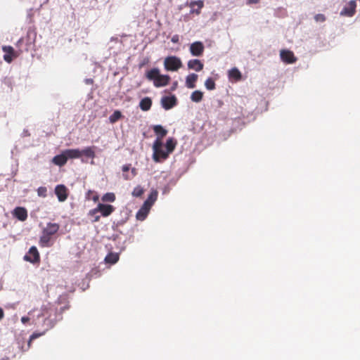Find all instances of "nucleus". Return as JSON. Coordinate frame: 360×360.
<instances>
[{"label": "nucleus", "mask_w": 360, "mask_h": 360, "mask_svg": "<svg viewBox=\"0 0 360 360\" xmlns=\"http://www.w3.org/2000/svg\"><path fill=\"white\" fill-rule=\"evenodd\" d=\"M146 77L148 80L153 81L155 87L167 86L170 81V77L167 75H161L158 68H153L146 73Z\"/></svg>", "instance_id": "obj_1"}, {"label": "nucleus", "mask_w": 360, "mask_h": 360, "mask_svg": "<svg viewBox=\"0 0 360 360\" xmlns=\"http://www.w3.org/2000/svg\"><path fill=\"white\" fill-rule=\"evenodd\" d=\"M162 143L160 139H156L153 143V160L155 162H158L160 159L165 160L167 158L169 153L162 149Z\"/></svg>", "instance_id": "obj_2"}, {"label": "nucleus", "mask_w": 360, "mask_h": 360, "mask_svg": "<svg viewBox=\"0 0 360 360\" xmlns=\"http://www.w3.org/2000/svg\"><path fill=\"white\" fill-rule=\"evenodd\" d=\"M164 66L167 71H177L182 67V62L176 56H168L165 59Z\"/></svg>", "instance_id": "obj_3"}, {"label": "nucleus", "mask_w": 360, "mask_h": 360, "mask_svg": "<svg viewBox=\"0 0 360 360\" xmlns=\"http://www.w3.org/2000/svg\"><path fill=\"white\" fill-rule=\"evenodd\" d=\"M55 194L60 202H64L68 199V190L65 185L59 184L55 188Z\"/></svg>", "instance_id": "obj_4"}, {"label": "nucleus", "mask_w": 360, "mask_h": 360, "mask_svg": "<svg viewBox=\"0 0 360 360\" xmlns=\"http://www.w3.org/2000/svg\"><path fill=\"white\" fill-rule=\"evenodd\" d=\"M24 259L31 263L39 262L40 260V257L37 248L34 246L31 247L28 253L25 255Z\"/></svg>", "instance_id": "obj_5"}, {"label": "nucleus", "mask_w": 360, "mask_h": 360, "mask_svg": "<svg viewBox=\"0 0 360 360\" xmlns=\"http://www.w3.org/2000/svg\"><path fill=\"white\" fill-rule=\"evenodd\" d=\"M205 46L201 41H195L190 46V52L193 56H200L204 52Z\"/></svg>", "instance_id": "obj_6"}, {"label": "nucleus", "mask_w": 360, "mask_h": 360, "mask_svg": "<svg viewBox=\"0 0 360 360\" xmlns=\"http://www.w3.org/2000/svg\"><path fill=\"white\" fill-rule=\"evenodd\" d=\"M281 60L288 64H292L296 62L297 58L292 51L289 50H281L280 53Z\"/></svg>", "instance_id": "obj_7"}, {"label": "nucleus", "mask_w": 360, "mask_h": 360, "mask_svg": "<svg viewBox=\"0 0 360 360\" xmlns=\"http://www.w3.org/2000/svg\"><path fill=\"white\" fill-rule=\"evenodd\" d=\"M98 212L104 217L110 216L115 210V207L111 205L99 203L97 205Z\"/></svg>", "instance_id": "obj_8"}, {"label": "nucleus", "mask_w": 360, "mask_h": 360, "mask_svg": "<svg viewBox=\"0 0 360 360\" xmlns=\"http://www.w3.org/2000/svg\"><path fill=\"white\" fill-rule=\"evenodd\" d=\"M161 103L165 110H169L176 105V98L174 96H164L161 99Z\"/></svg>", "instance_id": "obj_9"}, {"label": "nucleus", "mask_w": 360, "mask_h": 360, "mask_svg": "<svg viewBox=\"0 0 360 360\" xmlns=\"http://www.w3.org/2000/svg\"><path fill=\"white\" fill-rule=\"evenodd\" d=\"M356 4L354 1H349L348 5L341 11L340 15L349 17L353 16L356 11Z\"/></svg>", "instance_id": "obj_10"}, {"label": "nucleus", "mask_w": 360, "mask_h": 360, "mask_svg": "<svg viewBox=\"0 0 360 360\" xmlns=\"http://www.w3.org/2000/svg\"><path fill=\"white\" fill-rule=\"evenodd\" d=\"M13 216L20 221H24L27 218V211L25 207H17L13 212Z\"/></svg>", "instance_id": "obj_11"}, {"label": "nucleus", "mask_w": 360, "mask_h": 360, "mask_svg": "<svg viewBox=\"0 0 360 360\" xmlns=\"http://www.w3.org/2000/svg\"><path fill=\"white\" fill-rule=\"evenodd\" d=\"M188 68L196 72L201 71L204 68V64L198 59H191L188 61Z\"/></svg>", "instance_id": "obj_12"}, {"label": "nucleus", "mask_w": 360, "mask_h": 360, "mask_svg": "<svg viewBox=\"0 0 360 360\" xmlns=\"http://www.w3.org/2000/svg\"><path fill=\"white\" fill-rule=\"evenodd\" d=\"M2 50L6 53L4 56V59L7 63H11L13 60V57H16L15 55V51L11 46H4Z\"/></svg>", "instance_id": "obj_13"}, {"label": "nucleus", "mask_w": 360, "mask_h": 360, "mask_svg": "<svg viewBox=\"0 0 360 360\" xmlns=\"http://www.w3.org/2000/svg\"><path fill=\"white\" fill-rule=\"evenodd\" d=\"M60 229V226L57 223H48L46 226L43 229V231L46 233V234L51 236H53L56 234Z\"/></svg>", "instance_id": "obj_14"}, {"label": "nucleus", "mask_w": 360, "mask_h": 360, "mask_svg": "<svg viewBox=\"0 0 360 360\" xmlns=\"http://www.w3.org/2000/svg\"><path fill=\"white\" fill-rule=\"evenodd\" d=\"M228 77L231 81L238 82L242 79V75L237 68H233L228 72Z\"/></svg>", "instance_id": "obj_15"}, {"label": "nucleus", "mask_w": 360, "mask_h": 360, "mask_svg": "<svg viewBox=\"0 0 360 360\" xmlns=\"http://www.w3.org/2000/svg\"><path fill=\"white\" fill-rule=\"evenodd\" d=\"M67 161L68 160L64 151H63L60 154L54 156L52 160V162L59 167L64 166Z\"/></svg>", "instance_id": "obj_16"}, {"label": "nucleus", "mask_w": 360, "mask_h": 360, "mask_svg": "<svg viewBox=\"0 0 360 360\" xmlns=\"http://www.w3.org/2000/svg\"><path fill=\"white\" fill-rule=\"evenodd\" d=\"M198 78V75L195 73L189 74L186 77V86L188 89H194L195 87V82Z\"/></svg>", "instance_id": "obj_17"}, {"label": "nucleus", "mask_w": 360, "mask_h": 360, "mask_svg": "<svg viewBox=\"0 0 360 360\" xmlns=\"http://www.w3.org/2000/svg\"><path fill=\"white\" fill-rule=\"evenodd\" d=\"M189 6L191 8L192 13H195L196 14L198 15L200 13V10L204 6V2L202 0L193 1L190 3Z\"/></svg>", "instance_id": "obj_18"}, {"label": "nucleus", "mask_w": 360, "mask_h": 360, "mask_svg": "<svg viewBox=\"0 0 360 360\" xmlns=\"http://www.w3.org/2000/svg\"><path fill=\"white\" fill-rule=\"evenodd\" d=\"M158 195V192L156 190H152L146 200L144 202V207L150 208L153 204L156 201Z\"/></svg>", "instance_id": "obj_19"}, {"label": "nucleus", "mask_w": 360, "mask_h": 360, "mask_svg": "<svg viewBox=\"0 0 360 360\" xmlns=\"http://www.w3.org/2000/svg\"><path fill=\"white\" fill-rule=\"evenodd\" d=\"M63 151L66 155L67 160L81 158V153L79 149H66Z\"/></svg>", "instance_id": "obj_20"}, {"label": "nucleus", "mask_w": 360, "mask_h": 360, "mask_svg": "<svg viewBox=\"0 0 360 360\" xmlns=\"http://www.w3.org/2000/svg\"><path fill=\"white\" fill-rule=\"evenodd\" d=\"M131 168V165H124L122 166V172H123V176L124 178V179L126 180H129V179H131V178H133L134 176H135L136 175V169L135 168H132L131 169V175L129 176V174L127 173L129 169Z\"/></svg>", "instance_id": "obj_21"}, {"label": "nucleus", "mask_w": 360, "mask_h": 360, "mask_svg": "<svg viewBox=\"0 0 360 360\" xmlns=\"http://www.w3.org/2000/svg\"><path fill=\"white\" fill-rule=\"evenodd\" d=\"M153 129L155 134L158 136L157 139H160V140L164 138L167 134V130L163 128V127L161 125H155L153 126Z\"/></svg>", "instance_id": "obj_22"}, {"label": "nucleus", "mask_w": 360, "mask_h": 360, "mask_svg": "<svg viewBox=\"0 0 360 360\" xmlns=\"http://www.w3.org/2000/svg\"><path fill=\"white\" fill-rule=\"evenodd\" d=\"M120 256L118 253L110 252L105 257V262L107 264H115L119 260Z\"/></svg>", "instance_id": "obj_23"}, {"label": "nucleus", "mask_w": 360, "mask_h": 360, "mask_svg": "<svg viewBox=\"0 0 360 360\" xmlns=\"http://www.w3.org/2000/svg\"><path fill=\"white\" fill-rule=\"evenodd\" d=\"M152 105V101L149 97H146L140 101L139 107L143 111L150 110Z\"/></svg>", "instance_id": "obj_24"}, {"label": "nucleus", "mask_w": 360, "mask_h": 360, "mask_svg": "<svg viewBox=\"0 0 360 360\" xmlns=\"http://www.w3.org/2000/svg\"><path fill=\"white\" fill-rule=\"evenodd\" d=\"M51 239V236L46 234V233L42 231V235L39 239L40 245L41 247H50L51 245L50 243Z\"/></svg>", "instance_id": "obj_25"}, {"label": "nucleus", "mask_w": 360, "mask_h": 360, "mask_svg": "<svg viewBox=\"0 0 360 360\" xmlns=\"http://www.w3.org/2000/svg\"><path fill=\"white\" fill-rule=\"evenodd\" d=\"M94 146H92V147L89 146V147H86L84 149L80 150L81 156L84 155L86 158H94L95 152H94Z\"/></svg>", "instance_id": "obj_26"}, {"label": "nucleus", "mask_w": 360, "mask_h": 360, "mask_svg": "<svg viewBox=\"0 0 360 360\" xmlns=\"http://www.w3.org/2000/svg\"><path fill=\"white\" fill-rule=\"evenodd\" d=\"M98 211L97 207L90 210L87 214L88 217L91 218L92 222H97L100 220V215L98 214Z\"/></svg>", "instance_id": "obj_27"}, {"label": "nucleus", "mask_w": 360, "mask_h": 360, "mask_svg": "<svg viewBox=\"0 0 360 360\" xmlns=\"http://www.w3.org/2000/svg\"><path fill=\"white\" fill-rule=\"evenodd\" d=\"M203 98V92L196 90L194 91L191 95V99L192 101L198 103L202 100Z\"/></svg>", "instance_id": "obj_28"}, {"label": "nucleus", "mask_w": 360, "mask_h": 360, "mask_svg": "<svg viewBox=\"0 0 360 360\" xmlns=\"http://www.w3.org/2000/svg\"><path fill=\"white\" fill-rule=\"evenodd\" d=\"M122 117L123 115L120 110H115L114 112L109 117V122L111 124H114L120 120Z\"/></svg>", "instance_id": "obj_29"}, {"label": "nucleus", "mask_w": 360, "mask_h": 360, "mask_svg": "<svg viewBox=\"0 0 360 360\" xmlns=\"http://www.w3.org/2000/svg\"><path fill=\"white\" fill-rule=\"evenodd\" d=\"M149 209L143 205L136 213V218L139 220H143L146 217Z\"/></svg>", "instance_id": "obj_30"}, {"label": "nucleus", "mask_w": 360, "mask_h": 360, "mask_svg": "<svg viewBox=\"0 0 360 360\" xmlns=\"http://www.w3.org/2000/svg\"><path fill=\"white\" fill-rule=\"evenodd\" d=\"M205 86L207 90H214L216 88V84L214 79L211 77L207 78L205 82Z\"/></svg>", "instance_id": "obj_31"}, {"label": "nucleus", "mask_w": 360, "mask_h": 360, "mask_svg": "<svg viewBox=\"0 0 360 360\" xmlns=\"http://www.w3.org/2000/svg\"><path fill=\"white\" fill-rule=\"evenodd\" d=\"M175 146H176V143L173 141L172 139H169L167 140V142H166V148H167V152H168V153H171L175 148Z\"/></svg>", "instance_id": "obj_32"}, {"label": "nucleus", "mask_w": 360, "mask_h": 360, "mask_svg": "<svg viewBox=\"0 0 360 360\" xmlns=\"http://www.w3.org/2000/svg\"><path fill=\"white\" fill-rule=\"evenodd\" d=\"M86 198L88 200H92L94 202H96L98 200V199H99L98 195L96 192H94V191H91V190H89L86 193Z\"/></svg>", "instance_id": "obj_33"}, {"label": "nucleus", "mask_w": 360, "mask_h": 360, "mask_svg": "<svg viewBox=\"0 0 360 360\" xmlns=\"http://www.w3.org/2000/svg\"><path fill=\"white\" fill-rule=\"evenodd\" d=\"M103 202H114L115 200V195L113 193H107L102 197Z\"/></svg>", "instance_id": "obj_34"}, {"label": "nucleus", "mask_w": 360, "mask_h": 360, "mask_svg": "<svg viewBox=\"0 0 360 360\" xmlns=\"http://www.w3.org/2000/svg\"><path fill=\"white\" fill-rule=\"evenodd\" d=\"M144 193L143 188L141 186H137L134 188L132 191V195L134 197H141Z\"/></svg>", "instance_id": "obj_35"}, {"label": "nucleus", "mask_w": 360, "mask_h": 360, "mask_svg": "<svg viewBox=\"0 0 360 360\" xmlns=\"http://www.w3.org/2000/svg\"><path fill=\"white\" fill-rule=\"evenodd\" d=\"M37 194L40 197L45 198L47 195V188L45 186H40L37 189Z\"/></svg>", "instance_id": "obj_36"}, {"label": "nucleus", "mask_w": 360, "mask_h": 360, "mask_svg": "<svg viewBox=\"0 0 360 360\" xmlns=\"http://www.w3.org/2000/svg\"><path fill=\"white\" fill-rule=\"evenodd\" d=\"M44 333H34L30 337V340L28 342V346L30 347L31 342L32 340H35L36 338H39L40 336L43 335Z\"/></svg>", "instance_id": "obj_37"}, {"label": "nucleus", "mask_w": 360, "mask_h": 360, "mask_svg": "<svg viewBox=\"0 0 360 360\" xmlns=\"http://www.w3.org/2000/svg\"><path fill=\"white\" fill-rule=\"evenodd\" d=\"M314 20L316 21V22H324L326 20V16L323 15V14H316L315 16H314Z\"/></svg>", "instance_id": "obj_38"}, {"label": "nucleus", "mask_w": 360, "mask_h": 360, "mask_svg": "<svg viewBox=\"0 0 360 360\" xmlns=\"http://www.w3.org/2000/svg\"><path fill=\"white\" fill-rule=\"evenodd\" d=\"M260 0H246V3L248 5L256 4L259 2Z\"/></svg>", "instance_id": "obj_39"}, {"label": "nucleus", "mask_w": 360, "mask_h": 360, "mask_svg": "<svg viewBox=\"0 0 360 360\" xmlns=\"http://www.w3.org/2000/svg\"><path fill=\"white\" fill-rule=\"evenodd\" d=\"M30 321V318L28 316H22L21 318V321L23 324L27 323Z\"/></svg>", "instance_id": "obj_40"}, {"label": "nucleus", "mask_w": 360, "mask_h": 360, "mask_svg": "<svg viewBox=\"0 0 360 360\" xmlns=\"http://www.w3.org/2000/svg\"><path fill=\"white\" fill-rule=\"evenodd\" d=\"M172 41L173 43H177L179 41V36L178 35L173 36L172 38Z\"/></svg>", "instance_id": "obj_41"}, {"label": "nucleus", "mask_w": 360, "mask_h": 360, "mask_svg": "<svg viewBox=\"0 0 360 360\" xmlns=\"http://www.w3.org/2000/svg\"><path fill=\"white\" fill-rule=\"evenodd\" d=\"M4 312L2 308L0 307V321L4 318Z\"/></svg>", "instance_id": "obj_42"}, {"label": "nucleus", "mask_w": 360, "mask_h": 360, "mask_svg": "<svg viewBox=\"0 0 360 360\" xmlns=\"http://www.w3.org/2000/svg\"><path fill=\"white\" fill-rule=\"evenodd\" d=\"M177 86H178V82H174L172 84V90H175L176 89Z\"/></svg>", "instance_id": "obj_43"}, {"label": "nucleus", "mask_w": 360, "mask_h": 360, "mask_svg": "<svg viewBox=\"0 0 360 360\" xmlns=\"http://www.w3.org/2000/svg\"><path fill=\"white\" fill-rule=\"evenodd\" d=\"M148 62V60L147 59L146 61H144L143 63H141L140 65H139V67L140 68H142L146 63H147Z\"/></svg>", "instance_id": "obj_44"}, {"label": "nucleus", "mask_w": 360, "mask_h": 360, "mask_svg": "<svg viewBox=\"0 0 360 360\" xmlns=\"http://www.w3.org/2000/svg\"><path fill=\"white\" fill-rule=\"evenodd\" d=\"M22 39H20L18 40V44H19V43H20V42H22Z\"/></svg>", "instance_id": "obj_45"}]
</instances>
